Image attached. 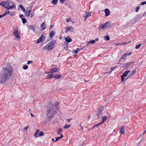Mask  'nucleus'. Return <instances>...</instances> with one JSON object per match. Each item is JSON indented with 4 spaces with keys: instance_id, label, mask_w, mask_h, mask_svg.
I'll return each mask as SVG.
<instances>
[{
    "instance_id": "nucleus-1",
    "label": "nucleus",
    "mask_w": 146,
    "mask_h": 146,
    "mask_svg": "<svg viewBox=\"0 0 146 146\" xmlns=\"http://www.w3.org/2000/svg\"><path fill=\"white\" fill-rule=\"evenodd\" d=\"M12 69L10 66L4 67L2 70V74L0 83L3 84H5L8 81L12 74Z\"/></svg>"
},
{
    "instance_id": "nucleus-2",
    "label": "nucleus",
    "mask_w": 146,
    "mask_h": 146,
    "mask_svg": "<svg viewBox=\"0 0 146 146\" xmlns=\"http://www.w3.org/2000/svg\"><path fill=\"white\" fill-rule=\"evenodd\" d=\"M58 104V102H56L55 104H52L51 102L48 103L46 111L47 116L48 118L50 119L56 114V112L54 110V108L56 107Z\"/></svg>"
},
{
    "instance_id": "nucleus-3",
    "label": "nucleus",
    "mask_w": 146,
    "mask_h": 146,
    "mask_svg": "<svg viewBox=\"0 0 146 146\" xmlns=\"http://www.w3.org/2000/svg\"><path fill=\"white\" fill-rule=\"evenodd\" d=\"M10 0H7L6 1H3L0 3V5L2 7H4L8 10L10 9H13L15 7V5H10V4L11 3Z\"/></svg>"
},
{
    "instance_id": "nucleus-4",
    "label": "nucleus",
    "mask_w": 146,
    "mask_h": 146,
    "mask_svg": "<svg viewBox=\"0 0 146 146\" xmlns=\"http://www.w3.org/2000/svg\"><path fill=\"white\" fill-rule=\"evenodd\" d=\"M56 43L55 41H51L47 44L43 48V50H48L50 51L54 48Z\"/></svg>"
},
{
    "instance_id": "nucleus-5",
    "label": "nucleus",
    "mask_w": 146,
    "mask_h": 146,
    "mask_svg": "<svg viewBox=\"0 0 146 146\" xmlns=\"http://www.w3.org/2000/svg\"><path fill=\"white\" fill-rule=\"evenodd\" d=\"M103 111V107L102 106L99 107L96 112L97 117H99L102 115Z\"/></svg>"
},
{
    "instance_id": "nucleus-6",
    "label": "nucleus",
    "mask_w": 146,
    "mask_h": 146,
    "mask_svg": "<svg viewBox=\"0 0 146 146\" xmlns=\"http://www.w3.org/2000/svg\"><path fill=\"white\" fill-rule=\"evenodd\" d=\"M13 34L18 39H20V37L19 34L18 33L17 27L15 28V29L13 30Z\"/></svg>"
},
{
    "instance_id": "nucleus-7",
    "label": "nucleus",
    "mask_w": 146,
    "mask_h": 146,
    "mask_svg": "<svg viewBox=\"0 0 146 146\" xmlns=\"http://www.w3.org/2000/svg\"><path fill=\"white\" fill-rule=\"evenodd\" d=\"M73 28L71 26H69L66 29L65 31V32L66 33H67L69 31L72 32L73 31Z\"/></svg>"
},
{
    "instance_id": "nucleus-8",
    "label": "nucleus",
    "mask_w": 146,
    "mask_h": 146,
    "mask_svg": "<svg viewBox=\"0 0 146 146\" xmlns=\"http://www.w3.org/2000/svg\"><path fill=\"white\" fill-rule=\"evenodd\" d=\"M65 41L68 43L72 41V39L68 36H67L65 38Z\"/></svg>"
},
{
    "instance_id": "nucleus-9",
    "label": "nucleus",
    "mask_w": 146,
    "mask_h": 146,
    "mask_svg": "<svg viewBox=\"0 0 146 146\" xmlns=\"http://www.w3.org/2000/svg\"><path fill=\"white\" fill-rule=\"evenodd\" d=\"M125 127L123 126H121L120 129V132L122 134H124L125 133V130L124 129Z\"/></svg>"
},
{
    "instance_id": "nucleus-10",
    "label": "nucleus",
    "mask_w": 146,
    "mask_h": 146,
    "mask_svg": "<svg viewBox=\"0 0 146 146\" xmlns=\"http://www.w3.org/2000/svg\"><path fill=\"white\" fill-rule=\"evenodd\" d=\"M58 69V68H52L50 70L49 73H53L54 72H56L57 71Z\"/></svg>"
},
{
    "instance_id": "nucleus-11",
    "label": "nucleus",
    "mask_w": 146,
    "mask_h": 146,
    "mask_svg": "<svg viewBox=\"0 0 146 146\" xmlns=\"http://www.w3.org/2000/svg\"><path fill=\"white\" fill-rule=\"evenodd\" d=\"M39 131L38 129H37L35 133L34 136L36 137H38L39 136Z\"/></svg>"
},
{
    "instance_id": "nucleus-12",
    "label": "nucleus",
    "mask_w": 146,
    "mask_h": 146,
    "mask_svg": "<svg viewBox=\"0 0 146 146\" xmlns=\"http://www.w3.org/2000/svg\"><path fill=\"white\" fill-rule=\"evenodd\" d=\"M104 12L105 13V15L106 16H108L110 14V11L108 9H105L104 10Z\"/></svg>"
},
{
    "instance_id": "nucleus-13",
    "label": "nucleus",
    "mask_w": 146,
    "mask_h": 146,
    "mask_svg": "<svg viewBox=\"0 0 146 146\" xmlns=\"http://www.w3.org/2000/svg\"><path fill=\"white\" fill-rule=\"evenodd\" d=\"M108 24V23H106L105 24L101 25V29H104L106 28L107 27V25Z\"/></svg>"
},
{
    "instance_id": "nucleus-14",
    "label": "nucleus",
    "mask_w": 146,
    "mask_h": 146,
    "mask_svg": "<svg viewBox=\"0 0 146 146\" xmlns=\"http://www.w3.org/2000/svg\"><path fill=\"white\" fill-rule=\"evenodd\" d=\"M91 14V12H89L88 13H87L86 12L85 14V15H84V17H85V19H84L85 20H86L87 19V18L88 17H89L90 16Z\"/></svg>"
},
{
    "instance_id": "nucleus-15",
    "label": "nucleus",
    "mask_w": 146,
    "mask_h": 146,
    "mask_svg": "<svg viewBox=\"0 0 146 146\" xmlns=\"http://www.w3.org/2000/svg\"><path fill=\"white\" fill-rule=\"evenodd\" d=\"M45 22H44L42 23L40 27L42 28L41 31H43L46 28V25L44 23Z\"/></svg>"
},
{
    "instance_id": "nucleus-16",
    "label": "nucleus",
    "mask_w": 146,
    "mask_h": 146,
    "mask_svg": "<svg viewBox=\"0 0 146 146\" xmlns=\"http://www.w3.org/2000/svg\"><path fill=\"white\" fill-rule=\"evenodd\" d=\"M61 77V75H58V74H54L53 78H56L57 79H58Z\"/></svg>"
},
{
    "instance_id": "nucleus-17",
    "label": "nucleus",
    "mask_w": 146,
    "mask_h": 146,
    "mask_svg": "<svg viewBox=\"0 0 146 146\" xmlns=\"http://www.w3.org/2000/svg\"><path fill=\"white\" fill-rule=\"evenodd\" d=\"M130 70H128L125 71L123 74L122 76H123L125 77L127 74L129 72H130Z\"/></svg>"
},
{
    "instance_id": "nucleus-18",
    "label": "nucleus",
    "mask_w": 146,
    "mask_h": 146,
    "mask_svg": "<svg viewBox=\"0 0 146 146\" xmlns=\"http://www.w3.org/2000/svg\"><path fill=\"white\" fill-rule=\"evenodd\" d=\"M55 33L53 31H52L49 33V36L51 38L52 37L55 35Z\"/></svg>"
},
{
    "instance_id": "nucleus-19",
    "label": "nucleus",
    "mask_w": 146,
    "mask_h": 146,
    "mask_svg": "<svg viewBox=\"0 0 146 146\" xmlns=\"http://www.w3.org/2000/svg\"><path fill=\"white\" fill-rule=\"evenodd\" d=\"M107 118L106 116L103 117L102 118V121L101 122V123L103 124L104 121H106L107 119Z\"/></svg>"
},
{
    "instance_id": "nucleus-20",
    "label": "nucleus",
    "mask_w": 146,
    "mask_h": 146,
    "mask_svg": "<svg viewBox=\"0 0 146 146\" xmlns=\"http://www.w3.org/2000/svg\"><path fill=\"white\" fill-rule=\"evenodd\" d=\"M127 56V54L126 53V54H124L123 55V56L119 60V61H120L122 59H125V58H126V57Z\"/></svg>"
},
{
    "instance_id": "nucleus-21",
    "label": "nucleus",
    "mask_w": 146,
    "mask_h": 146,
    "mask_svg": "<svg viewBox=\"0 0 146 146\" xmlns=\"http://www.w3.org/2000/svg\"><path fill=\"white\" fill-rule=\"evenodd\" d=\"M58 1V0H52L51 2L52 4L55 5L57 3Z\"/></svg>"
},
{
    "instance_id": "nucleus-22",
    "label": "nucleus",
    "mask_w": 146,
    "mask_h": 146,
    "mask_svg": "<svg viewBox=\"0 0 146 146\" xmlns=\"http://www.w3.org/2000/svg\"><path fill=\"white\" fill-rule=\"evenodd\" d=\"M29 28L33 31L34 33H35V28L33 26H29Z\"/></svg>"
},
{
    "instance_id": "nucleus-23",
    "label": "nucleus",
    "mask_w": 146,
    "mask_h": 146,
    "mask_svg": "<svg viewBox=\"0 0 146 146\" xmlns=\"http://www.w3.org/2000/svg\"><path fill=\"white\" fill-rule=\"evenodd\" d=\"M104 39L106 41H108L110 39V37L108 36H106L104 37Z\"/></svg>"
},
{
    "instance_id": "nucleus-24",
    "label": "nucleus",
    "mask_w": 146,
    "mask_h": 146,
    "mask_svg": "<svg viewBox=\"0 0 146 146\" xmlns=\"http://www.w3.org/2000/svg\"><path fill=\"white\" fill-rule=\"evenodd\" d=\"M136 71L135 70H134L133 71H131V73L129 74L130 76H132L134 75Z\"/></svg>"
},
{
    "instance_id": "nucleus-25",
    "label": "nucleus",
    "mask_w": 146,
    "mask_h": 146,
    "mask_svg": "<svg viewBox=\"0 0 146 146\" xmlns=\"http://www.w3.org/2000/svg\"><path fill=\"white\" fill-rule=\"evenodd\" d=\"M44 40L43 39L40 38V37L38 39L36 43H39L41 42L42 41H43Z\"/></svg>"
},
{
    "instance_id": "nucleus-26",
    "label": "nucleus",
    "mask_w": 146,
    "mask_h": 146,
    "mask_svg": "<svg viewBox=\"0 0 146 146\" xmlns=\"http://www.w3.org/2000/svg\"><path fill=\"white\" fill-rule=\"evenodd\" d=\"M70 125L69 124H66L64 126H63V128L65 129H67L69 127Z\"/></svg>"
},
{
    "instance_id": "nucleus-27",
    "label": "nucleus",
    "mask_w": 146,
    "mask_h": 146,
    "mask_svg": "<svg viewBox=\"0 0 146 146\" xmlns=\"http://www.w3.org/2000/svg\"><path fill=\"white\" fill-rule=\"evenodd\" d=\"M20 8L24 12H25V9L24 8V7L22 5H20Z\"/></svg>"
},
{
    "instance_id": "nucleus-28",
    "label": "nucleus",
    "mask_w": 146,
    "mask_h": 146,
    "mask_svg": "<svg viewBox=\"0 0 146 146\" xmlns=\"http://www.w3.org/2000/svg\"><path fill=\"white\" fill-rule=\"evenodd\" d=\"M130 66V65L129 64V63L128 62H127V63L125 64L124 65V67H125V68H127V67L129 66Z\"/></svg>"
},
{
    "instance_id": "nucleus-29",
    "label": "nucleus",
    "mask_w": 146,
    "mask_h": 146,
    "mask_svg": "<svg viewBox=\"0 0 146 146\" xmlns=\"http://www.w3.org/2000/svg\"><path fill=\"white\" fill-rule=\"evenodd\" d=\"M9 13V11H8L7 10H6L5 11V12L3 14V16H5L7 15Z\"/></svg>"
},
{
    "instance_id": "nucleus-30",
    "label": "nucleus",
    "mask_w": 146,
    "mask_h": 146,
    "mask_svg": "<svg viewBox=\"0 0 146 146\" xmlns=\"http://www.w3.org/2000/svg\"><path fill=\"white\" fill-rule=\"evenodd\" d=\"M22 21L23 24L27 22V20L25 18L22 19Z\"/></svg>"
},
{
    "instance_id": "nucleus-31",
    "label": "nucleus",
    "mask_w": 146,
    "mask_h": 146,
    "mask_svg": "<svg viewBox=\"0 0 146 146\" xmlns=\"http://www.w3.org/2000/svg\"><path fill=\"white\" fill-rule=\"evenodd\" d=\"M106 23H108V24L107 25V27H111L112 26V25L110 24V22H106Z\"/></svg>"
},
{
    "instance_id": "nucleus-32",
    "label": "nucleus",
    "mask_w": 146,
    "mask_h": 146,
    "mask_svg": "<svg viewBox=\"0 0 146 146\" xmlns=\"http://www.w3.org/2000/svg\"><path fill=\"white\" fill-rule=\"evenodd\" d=\"M62 130L60 129H58L57 131V134H59L60 133L62 132Z\"/></svg>"
},
{
    "instance_id": "nucleus-33",
    "label": "nucleus",
    "mask_w": 146,
    "mask_h": 146,
    "mask_svg": "<svg viewBox=\"0 0 146 146\" xmlns=\"http://www.w3.org/2000/svg\"><path fill=\"white\" fill-rule=\"evenodd\" d=\"M141 45V44L137 45L135 47V48L137 49L139 48L140 47Z\"/></svg>"
},
{
    "instance_id": "nucleus-34",
    "label": "nucleus",
    "mask_w": 146,
    "mask_h": 146,
    "mask_svg": "<svg viewBox=\"0 0 146 146\" xmlns=\"http://www.w3.org/2000/svg\"><path fill=\"white\" fill-rule=\"evenodd\" d=\"M50 74H49L48 75L49 76V77L50 78H53V76L54 75V74H53V73H50Z\"/></svg>"
},
{
    "instance_id": "nucleus-35",
    "label": "nucleus",
    "mask_w": 146,
    "mask_h": 146,
    "mask_svg": "<svg viewBox=\"0 0 146 146\" xmlns=\"http://www.w3.org/2000/svg\"><path fill=\"white\" fill-rule=\"evenodd\" d=\"M25 16L27 17H29L30 16V14L27 11L25 13Z\"/></svg>"
},
{
    "instance_id": "nucleus-36",
    "label": "nucleus",
    "mask_w": 146,
    "mask_h": 146,
    "mask_svg": "<svg viewBox=\"0 0 146 146\" xmlns=\"http://www.w3.org/2000/svg\"><path fill=\"white\" fill-rule=\"evenodd\" d=\"M90 43L92 44H94L96 42V40H92L91 41H90Z\"/></svg>"
},
{
    "instance_id": "nucleus-37",
    "label": "nucleus",
    "mask_w": 146,
    "mask_h": 146,
    "mask_svg": "<svg viewBox=\"0 0 146 146\" xmlns=\"http://www.w3.org/2000/svg\"><path fill=\"white\" fill-rule=\"evenodd\" d=\"M102 124L101 123V122H100V123H98L96 125H94V127H97L98 126L100 125H101V124Z\"/></svg>"
},
{
    "instance_id": "nucleus-38",
    "label": "nucleus",
    "mask_w": 146,
    "mask_h": 146,
    "mask_svg": "<svg viewBox=\"0 0 146 146\" xmlns=\"http://www.w3.org/2000/svg\"><path fill=\"white\" fill-rule=\"evenodd\" d=\"M117 67V66H115V67H111V71L115 69Z\"/></svg>"
},
{
    "instance_id": "nucleus-39",
    "label": "nucleus",
    "mask_w": 146,
    "mask_h": 146,
    "mask_svg": "<svg viewBox=\"0 0 146 146\" xmlns=\"http://www.w3.org/2000/svg\"><path fill=\"white\" fill-rule=\"evenodd\" d=\"M39 133H40V135H39L40 136H42L44 134V132L43 131L39 132Z\"/></svg>"
},
{
    "instance_id": "nucleus-40",
    "label": "nucleus",
    "mask_w": 146,
    "mask_h": 146,
    "mask_svg": "<svg viewBox=\"0 0 146 146\" xmlns=\"http://www.w3.org/2000/svg\"><path fill=\"white\" fill-rule=\"evenodd\" d=\"M23 69H24L25 70H26L28 68V66L27 65H26L24 66L23 67Z\"/></svg>"
},
{
    "instance_id": "nucleus-41",
    "label": "nucleus",
    "mask_w": 146,
    "mask_h": 146,
    "mask_svg": "<svg viewBox=\"0 0 146 146\" xmlns=\"http://www.w3.org/2000/svg\"><path fill=\"white\" fill-rule=\"evenodd\" d=\"M139 7H136L135 9V12H137L139 10Z\"/></svg>"
},
{
    "instance_id": "nucleus-42",
    "label": "nucleus",
    "mask_w": 146,
    "mask_h": 146,
    "mask_svg": "<svg viewBox=\"0 0 146 146\" xmlns=\"http://www.w3.org/2000/svg\"><path fill=\"white\" fill-rule=\"evenodd\" d=\"M33 61H32L29 60L27 62V64H30L32 63Z\"/></svg>"
},
{
    "instance_id": "nucleus-43",
    "label": "nucleus",
    "mask_w": 146,
    "mask_h": 146,
    "mask_svg": "<svg viewBox=\"0 0 146 146\" xmlns=\"http://www.w3.org/2000/svg\"><path fill=\"white\" fill-rule=\"evenodd\" d=\"M124 77H125L122 75L121 76V81L122 82H123L124 80Z\"/></svg>"
},
{
    "instance_id": "nucleus-44",
    "label": "nucleus",
    "mask_w": 146,
    "mask_h": 146,
    "mask_svg": "<svg viewBox=\"0 0 146 146\" xmlns=\"http://www.w3.org/2000/svg\"><path fill=\"white\" fill-rule=\"evenodd\" d=\"M10 2H11V3H11V4H10V5H15L14 4V3L13 2H12V1L10 0Z\"/></svg>"
},
{
    "instance_id": "nucleus-45",
    "label": "nucleus",
    "mask_w": 146,
    "mask_h": 146,
    "mask_svg": "<svg viewBox=\"0 0 146 146\" xmlns=\"http://www.w3.org/2000/svg\"><path fill=\"white\" fill-rule=\"evenodd\" d=\"M34 10L32 12V13H31V18H32V17L34 16V13L33 12L34 11Z\"/></svg>"
},
{
    "instance_id": "nucleus-46",
    "label": "nucleus",
    "mask_w": 146,
    "mask_h": 146,
    "mask_svg": "<svg viewBox=\"0 0 146 146\" xmlns=\"http://www.w3.org/2000/svg\"><path fill=\"white\" fill-rule=\"evenodd\" d=\"M146 4V1L145 2H143L141 3V5H143Z\"/></svg>"
},
{
    "instance_id": "nucleus-47",
    "label": "nucleus",
    "mask_w": 146,
    "mask_h": 146,
    "mask_svg": "<svg viewBox=\"0 0 146 146\" xmlns=\"http://www.w3.org/2000/svg\"><path fill=\"white\" fill-rule=\"evenodd\" d=\"M40 37L43 39L44 40V34H43Z\"/></svg>"
},
{
    "instance_id": "nucleus-48",
    "label": "nucleus",
    "mask_w": 146,
    "mask_h": 146,
    "mask_svg": "<svg viewBox=\"0 0 146 146\" xmlns=\"http://www.w3.org/2000/svg\"><path fill=\"white\" fill-rule=\"evenodd\" d=\"M71 21V19L70 18H68V19H66V22H68Z\"/></svg>"
},
{
    "instance_id": "nucleus-49",
    "label": "nucleus",
    "mask_w": 146,
    "mask_h": 146,
    "mask_svg": "<svg viewBox=\"0 0 146 146\" xmlns=\"http://www.w3.org/2000/svg\"><path fill=\"white\" fill-rule=\"evenodd\" d=\"M60 139V137H58L56 138V139L55 140V141H58V140Z\"/></svg>"
},
{
    "instance_id": "nucleus-50",
    "label": "nucleus",
    "mask_w": 146,
    "mask_h": 146,
    "mask_svg": "<svg viewBox=\"0 0 146 146\" xmlns=\"http://www.w3.org/2000/svg\"><path fill=\"white\" fill-rule=\"evenodd\" d=\"M28 127H29L28 126H26V127H25L24 129L26 130H27L28 128Z\"/></svg>"
},
{
    "instance_id": "nucleus-51",
    "label": "nucleus",
    "mask_w": 146,
    "mask_h": 146,
    "mask_svg": "<svg viewBox=\"0 0 146 146\" xmlns=\"http://www.w3.org/2000/svg\"><path fill=\"white\" fill-rule=\"evenodd\" d=\"M127 44V43L125 42H124L123 43H120V45H125V44Z\"/></svg>"
},
{
    "instance_id": "nucleus-52",
    "label": "nucleus",
    "mask_w": 146,
    "mask_h": 146,
    "mask_svg": "<svg viewBox=\"0 0 146 146\" xmlns=\"http://www.w3.org/2000/svg\"><path fill=\"white\" fill-rule=\"evenodd\" d=\"M60 0V3H63L65 1V0Z\"/></svg>"
},
{
    "instance_id": "nucleus-53",
    "label": "nucleus",
    "mask_w": 146,
    "mask_h": 146,
    "mask_svg": "<svg viewBox=\"0 0 146 146\" xmlns=\"http://www.w3.org/2000/svg\"><path fill=\"white\" fill-rule=\"evenodd\" d=\"M129 63V64L130 65H132V64H133L134 62H128Z\"/></svg>"
},
{
    "instance_id": "nucleus-54",
    "label": "nucleus",
    "mask_w": 146,
    "mask_h": 146,
    "mask_svg": "<svg viewBox=\"0 0 146 146\" xmlns=\"http://www.w3.org/2000/svg\"><path fill=\"white\" fill-rule=\"evenodd\" d=\"M90 43V41H89L87 42V43L86 44V46H88L89 45V44Z\"/></svg>"
},
{
    "instance_id": "nucleus-55",
    "label": "nucleus",
    "mask_w": 146,
    "mask_h": 146,
    "mask_svg": "<svg viewBox=\"0 0 146 146\" xmlns=\"http://www.w3.org/2000/svg\"><path fill=\"white\" fill-rule=\"evenodd\" d=\"M19 17H20L22 19V17H24V16H23V14H22V15H19Z\"/></svg>"
},
{
    "instance_id": "nucleus-56",
    "label": "nucleus",
    "mask_w": 146,
    "mask_h": 146,
    "mask_svg": "<svg viewBox=\"0 0 146 146\" xmlns=\"http://www.w3.org/2000/svg\"><path fill=\"white\" fill-rule=\"evenodd\" d=\"M60 139H61L63 137V136L62 134H61L60 135V137H59Z\"/></svg>"
},
{
    "instance_id": "nucleus-57",
    "label": "nucleus",
    "mask_w": 146,
    "mask_h": 146,
    "mask_svg": "<svg viewBox=\"0 0 146 146\" xmlns=\"http://www.w3.org/2000/svg\"><path fill=\"white\" fill-rule=\"evenodd\" d=\"M72 119L71 118V119H66V120L68 122H69L70 120H71Z\"/></svg>"
},
{
    "instance_id": "nucleus-58",
    "label": "nucleus",
    "mask_w": 146,
    "mask_h": 146,
    "mask_svg": "<svg viewBox=\"0 0 146 146\" xmlns=\"http://www.w3.org/2000/svg\"><path fill=\"white\" fill-rule=\"evenodd\" d=\"M78 52V51L76 49V50H75L74 51V52L75 53H77Z\"/></svg>"
},
{
    "instance_id": "nucleus-59",
    "label": "nucleus",
    "mask_w": 146,
    "mask_h": 146,
    "mask_svg": "<svg viewBox=\"0 0 146 146\" xmlns=\"http://www.w3.org/2000/svg\"><path fill=\"white\" fill-rule=\"evenodd\" d=\"M31 10H29L28 11H27V12H28V13H29L30 14L31 13Z\"/></svg>"
},
{
    "instance_id": "nucleus-60",
    "label": "nucleus",
    "mask_w": 146,
    "mask_h": 146,
    "mask_svg": "<svg viewBox=\"0 0 146 146\" xmlns=\"http://www.w3.org/2000/svg\"><path fill=\"white\" fill-rule=\"evenodd\" d=\"M31 10H29L28 11H27V12H28V13H29L30 14L31 13Z\"/></svg>"
},
{
    "instance_id": "nucleus-61",
    "label": "nucleus",
    "mask_w": 146,
    "mask_h": 146,
    "mask_svg": "<svg viewBox=\"0 0 146 146\" xmlns=\"http://www.w3.org/2000/svg\"><path fill=\"white\" fill-rule=\"evenodd\" d=\"M50 78V77H49V76L48 75L47 76L46 78H47V79H49V78Z\"/></svg>"
},
{
    "instance_id": "nucleus-62",
    "label": "nucleus",
    "mask_w": 146,
    "mask_h": 146,
    "mask_svg": "<svg viewBox=\"0 0 146 146\" xmlns=\"http://www.w3.org/2000/svg\"><path fill=\"white\" fill-rule=\"evenodd\" d=\"M82 49H83V47H82V48H77L76 49L78 50H81Z\"/></svg>"
},
{
    "instance_id": "nucleus-63",
    "label": "nucleus",
    "mask_w": 146,
    "mask_h": 146,
    "mask_svg": "<svg viewBox=\"0 0 146 146\" xmlns=\"http://www.w3.org/2000/svg\"><path fill=\"white\" fill-rule=\"evenodd\" d=\"M31 114V116L32 117H34V115H33V114H32V113H30Z\"/></svg>"
},
{
    "instance_id": "nucleus-64",
    "label": "nucleus",
    "mask_w": 146,
    "mask_h": 146,
    "mask_svg": "<svg viewBox=\"0 0 146 146\" xmlns=\"http://www.w3.org/2000/svg\"><path fill=\"white\" fill-rule=\"evenodd\" d=\"M4 16H3V14L2 15H0V18L2 17H3Z\"/></svg>"
}]
</instances>
